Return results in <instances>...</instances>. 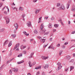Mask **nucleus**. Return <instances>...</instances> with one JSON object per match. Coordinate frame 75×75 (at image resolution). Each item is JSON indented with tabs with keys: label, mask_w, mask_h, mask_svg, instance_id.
<instances>
[{
	"label": "nucleus",
	"mask_w": 75,
	"mask_h": 75,
	"mask_svg": "<svg viewBox=\"0 0 75 75\" xmlns=\"http://www.w3.org/2000/svg\"><path fill=\"white\" fill-rule=\"evenodd\" d=\"M20 46V43H18L17 44H16V45L15 46L14 48L13 49V50H15L16 48H17L16 50V51H19V49L18 48Z\"/></svg>",
	"instance_id": "nucleus-1"
},
{
	"label": "nucleus",
	"mask_w": 75,
	"mask_h": 75,
	"mask_svg": "<svg viewBox=\"0 0 75 75\" xmlns=\"http://www.w3.org/2000/svg\"><path fill=\"white\" fill-rule=\"evenodd\" d=\"M65 9V6L63 4L61 5L59 8H58V10H64Z\"/></svg>",
	"instance_id": "nucleus-2"
},
{
	"label": "nucleus",
	"mask_w": 75,
	"mask_h": 75,
	"mask_svg": "<svg viewBox=\"0 0 75 75\" xmlns=\"http://www.w3.org/2000/svg\"><path fill=\"white\" fill-rule=\"evenodd\" d=\"M4 18L6 20V24H8L10 23V19L7 17H4Z\"/></svg>",
	"instance_id": "nucleus-3"
},
{
	"label": "nucleus",
	"mask_w": 75,
	"mask_h": 75,
	"mask_svg": "<svg viewBox=\"0 0 75 75\" xmlns=\"http://www.w3.org/2000/svg\"><path fill=\"white\" fill-rule=\"evenodd\" d=\"M61 65V64L60 62H58L57 64V65H58V68H57V69H56L57 71H59L60 69H61L62 68V66Z\"/></svg>",
	"instance_id": "nucleus-4"
},
{
	"label": "nucleus",
	"mask_w": 75,
	"mask_h": 75,
	"mask_svg": "<svg viewBox=\"0 0 75 75\" xmlns=\"http://www.w3.org/2000/svg\"><path fill=\"white\" fill-rule=\"evenodd\" d=\"M27 25L28 27H30L32 26L31 25V23L30 21L28 22L27 23Z\"/></svg>",
	"instance_id": "nucleus-5"
},
{
	"label": "nucleus",
	"mask_w": 75,
	"mask_h": 75,
	"mask_svg": "<svg viewBox=\"0 0 75 75\" xmlns=\"http://www.w3.org/2000/svg\"><path fill=\"white\" fill-rule=\"evenodd\" d=\"M45 29H43L42 30L40 31L39 32V33L40 34H44V33H45Z\"/></svg>",
	"instance_id": "nucleus-6"
},
{
	"label": "nucleus",
	"mask_w": 75,
	"mask_h": 75,
	"mask_svg": "<svg viewBox=\"0 0 75 75\" xmlns=\"http://www.w3.org/2000/svg\"><path fill=\"white\" fill-rule=\"evenodd\" d=\"M12 69L13 71L15 72H18V69L16 68H13Z\"/></svg>",
	"instance_id": "nucleus-7"
},
{
	"label": "nucleus",
	"mask_w": 75,
	"mask_h": 75,
	"mask_svg": "<svg viewBox=\"0 0 75 75\" xmlns=\"http://www.w3.org/2000/svg\"><path fill=\"white\" fill-rule=\"evenodd\" d=\"M8 42H9L8 40H6L4 43V46H6V45L8 43Z\"/></svg>",
	"instance_id": "nucleus-8"
},
{
	"label": "nucleus",
	"mask_w": 75,
	"mask_h": 75,
	"mask_svg": "<svg viewBox=\"0 0 75 75\" xmlns=\"http://www.w3.org/2000/svg\"><path fill=\"white\" fill-rule=\"evenodd\" d=\"M14 26L16 28H18V23H15L14 24Z\"/></svg>",
	"instance_id": "nucleus-9"
},
{
	"label": "nucleus",
	"mask_w": 75,
	"mask_h": 75,
	"mask_svg": "<svg viewBox=\"0 0 75 75\" xmlns=\"http://www.w3.org/2000/svg\"><path fill=\"white\" fill-rule=\"evenodd\" d=\"M42 58L43 59H44V60H45L46 59H48V57H45L44 56H42Z\"/></svg>",
	"instance_id": "nucleus-10"
},
{
	"label": "nucleus",
	"mask_w": 75,
	"mask_h": 75,
	"mask_svg": "<svg viewBox=\"0 0 75 75\" xmlns=\"http://www.w3.org/2000/svg\"><path fill=\"white\" fill-rule=\"evenodd\" d=\"M71 11H75V6H73L71 7Z\"/></svg>",
	"instance_id": "nucleus-11"
},
{
	"label": "nucleus",
	"mask_w": 75,
	"mask_h": 75,
	"mask_svg": "<svg viewBox=\"0 0 75 75\" xmlns=\"http://www.w3.org/2000/svg\"><path fill=\"white\" fill-rule=\"evenodd\" d=\"M70 71H71L72 70H73L74 69V66H71L70 67Z\"/></svg>",
	"instance_id": "nucleus-12"
},
{
	"label": "nucleus",
	"mask_w": 75,
	"mask_h": 75,
	"mask_svg": "<svg viewBox=\"0 0 75 75\" xmlns=\"http://www.w3.org/2000/svg\"><path fill=\"white\" fill-rule=\"evenodd\" d=\"M40 10H41V9H36L35 12V13L36 14H37L38 13H39V11H40Z\"/></svg>",
	"instance_id": "nucleus-13"
},
{
	"label": "nucleus",
	"mask_w": 75,
	"mask_h": 75,
	"mask_svg": "<svg viewBox=\"0 0 75 75\" xmlns=\"http://www.w3.org/2000/svg\"><path fill=\"white\" fill-rule=\"evenodd\" d=\"M43 28V23L41 25L40 27V30H42Z\"/></svg>",
	"instance_id": "nucleus-14"
},
{
	"label": "nucleus",
	"mask_w": 75,
	"mask_h": 75,
	"mask_svg": "<svg viewBox=\"0 0 75 75\" xmlns=\"http://www.w3.org/2000/svg\"><path fill=\"white\" fill-rule=\"evenodd\" d=\"M71 58V57L69 56H67L66 57V59L67 60H69Z\"/></svg>",
	"instance_id": "nucleus-15"
},
{
	"label": "nucleus",
	"mask_w": 75,
	"mask_h": 75,
	"mask_svg": "<svg viewBox=\"0 0 75 75\" xmlns=\"http://www.w3.org/2000/svg\"><path fill=\"white\" fill-rule=\"evenodd\" d=\"M40 68H41V66H39L35 67V69H40Z\"/></svg>",
	"instance_id": "nucleus-16"
},
{
	"label": "nucleus",
	"mask_w": 75,
	"mask_h": 75,
	"mask_svg": "<svg viewBox=\"0 0 75 75\" xmlns=\"http://www.w3.org/2000/svg\"><path fill=\"white\" fill-rule=\"evenodd\" d=\"M52 24L49 23L48 25V27L49 28H52Z\"/></svg>",
	"instance_id": "nucleus-17"
},
{
	"label": "nucleus",
	"mask_w": 75,
	"mask_h": 75,
	"mask_svg": "<svg viewBox=\"0 0 75 75\" xmlns=\"http://www.w3.org/2000/svg\"><path fill=\"white\" fill-rule=\"evenodd\" d=\"M28 64H29V66L30 67H32V65L31 64V62L30 61H29Z\"/></svg>",
	"instance_id": "nucleus-18"
},
{
	"label": "nucleus",
	"mask_w": 75,
	"mask_h": 75,
	"mask_svg": "<svg viewBox=\"0 0 75 75\" xmlns=\"http://www.w3.org/2000/svg\"><path fill=\"white\" fill-rule=\"evenodd\" d=\"M48 68V64H47L45 65V66L44 67L45 69H46V68Z\"/></svg>",
	"instance_id": "nucleus-19"
},
{
	"label": "nucleus",
	"mask_w": 75,
	"mask_h": 75,
	"mask_svg": "<svg viewBox=\"0 0 75 75\" xmlns=\"http://www.w3.org/2000/svg\"><path fill=\"white\" fill-rule=\"evenodd\" d=\"M11 45H12V41H11L9 43L8 47H10Z\"/></svg>",
	"instance_id": "nucleus-20"
},
{
	"label": "nucleus",
	"mask_w": 75,
	"mask_h": 75,
	"mask_svg": "<svg viewBox=\"0 0 75 75\" xmlns=\"http://www.w3.org/2000/svg\"><path fill=\"white\" fill-rule=\"evenodd\" d=\"M23 33H24V34H25V35H27V36L29 35V34L28 33L27 34L26 32H25L24 31L23 32Z\"/></svg>",
	"instance_id": "nucleus-21"
},
{
	"label": "nucleus",
	"mask_w": 75,
	"mask_h": 75,
	"mask_svg": "<svg viewBox=\"0 0 75 75\" xmlns=\"http://www.w3.org/2000/svg\"><path fill=\"white\" fill-rule=\"evenodd\" d=\"M69 67H65V72H67V71H68V69H69Z\"/></svg>",
	"instance_id": "nucleus-22"
},
{
	"label": "nucleus",
	"mask_w": 75,
	"mask_h": 75,
	"mask_svg": "<svg viewBox=\"0 0 75 75\" xmlns=\"http://www.w3.org/2000/svg\"><path fill=\"white\" fill-rule=\"evenodd\" d=\"M45 39H41L40 40L41 42H43V43H44V42H45Z\"/></svg>",
	"instance_id": "nucleus-23"
},
{
	"label": "nucleus",
	"mask_w": 75,
	"mask_h": 75,
	"mask_svg": "<svg viewBox=\"0 0 75 75\" xmlns=\"http://www.w3.org/2000/svg\"><path fill=\"white\" fill-rule=\"evenodd\" d=\"M18 29L17 28H14L13 29V32H14V33H16L17 30Z\"/></svg>",
	"instance_id": "nucleus-24"
},
{
	"label": "nucleus",
	"mask_w": 75,
	"mask_h": 75,
	"mask_svg": "<svg viewBox=\"0 0 75 75\" xmlns=\"http://www.w3.org/2000/svg\"><path fill=\"white\" fill-rule=\"evenodd\" d=\"M59 26V25L58 24H55L54 25V27H55V28H57V27H58Z\"/></svg>",
	"instance_id": "nucleus-25"
},
{
	"label": "nucleus",
	"mask_w": 75,
	"mask_h": 75,
	"mask_svg": "<svg viewBox=\"0 0 75 75\" xmlns=\"http://www.w3.org/2000/svg\"><path fill=\"white\" fill-rule=\"evenodd\" d=\"M23 55V54L22 53H21L20 54H19L18 56V57H23V56H22Z\"/></svg>",
	"instance_id": "nucleus-26"
},
{
	"label": "nucleus",
	"mask_w": 75,
	"mask_h": 75,
	"mask_svg": "<svg viewBox=\"0 0 75 75\" xmlns=\"http://www.w3.org/2000/svg\"><path fill=\"white\" fill-rule=\"evenodd\" d=\"M13 38H15L16 37V34H12L11 35Z\"/></svg>",
	"instance_id": "nucleus-27"
},
{
	"label": "nucleus",
	"mask_w": 75,
	"mask_h": 75,
	"mask_svg": "<svg viewBox=\"0 0 75 75\" xmlns=\"http://www.w3.org/2000/svg\"><path fill=\"white\" fill-rule=\"evenodd\" d=\"M66 7L67 8V9H68L69 7V4L68 3H67V4Z\"/></svg>",
	"instance_id": "nucleus-28"
},
{
	"label": "nucleus",
	"mask_w": 75,
	"mask_h": 75,
	"mask_svg": "<svg viewBox=\"0 0 75 75\" xmlns=\"http://www.w3.org/2000/svg\"><path fill=\"white\" fill-rule=\"evenodd\" d=\"M0 28H1L0 27ZM4 30H5V29L4 28H2V29H0V32H3V31H4Z\"/></svg>",
	"instance_id": "nucleus-29"
},
{
	"label": "nucleus",
	"mask_w": 75,
	"mask_h": 75,
	"mask_svg": "<svg viewBox=\"0 0 75 75\" xmlns=\"http://www.w3.org/2000/svg\"><path fill=\"white\" fill-rule=\"evenodd\" d=\"M4 64H3L1 67L0 68V71L3 68V67H4Z\"/></svg>",
	"instance_id": "nucleus-30"
},
{
	"label": "nucleus",
	"mask_w": 75,
	"mask_h": 75,
	"mask_svg": "<svg viewBox=\"0 0 75 75\" xmlns=\"http://www.w3.org/2000/svg\"><path fill=\"white\" fill-rule=\"evenodd\" d=\"M23 9H24L23 8L21 7H20L19 9V10H21V11H23Z\"/></svg>",
	"instance_id": "nucleus-31"
},
{
	"label": "nucleus",
	"mask_w": 75,
	"mask_h": 75,
	"mask_svg": "<svg viewBox=\"0 0 75 75\" xmlns=\"http://www.w3.org/2000/svg\"><path fill=\"white\" fill-rule=\"evenodd\" d=\"M61 4L60 3H58L57 4V7H59Z\"/></svg>",
	"instance_id": "nucleus-32"
},
{
	"label": "nucleus",
	"mask_w": 75,
	"mask_h": 75,
	"mask_svg": "<svg viewBox=\"0 0 75 75\" xmlns=\"http://www.w3.org/2000/svg\"><path fill=\"white\" fill-rule=\"evenodd\" d=\"M62 52H63V51H62V50L60 51L59 52V55L60 56H61V54H62Z\"/></svg>",
	"instance_id": "nucleus-33"
},
{
	"label": "nucleus",
	"mask_w": 75,
	"mask_h": 75,
	"mask_svg": "<svg viewBox=\"0 0 75 75\" xmlns=\"http://www.w3.org/2000/svg\"><path fill=\"white\" fill-rule=\"evenodd\" d=\"M62 49H65V46L64 45H63L62 46Z\"/></svg>",
	"instance_id": "nucleus-34"
},
{
	"label": "nucleus",
	"mask_w": 75,
	"mask_h": 75,
	"mask_svg": "<svg viewBox=\"0 0 75 75\" xmlns=\"http://www.w3.org/2000/svg\"><path fill=\"white\" fill-rule=\"evenodd\" d=\"M24 62V61H23L22 62H18L17 63V64H21V63H23Z\"/></svg>",
	"instance_id": "nucleus-35"
},
{
	"label": "nucleus",
	"mask_w": 75,
	"mask_h": 75,
	"mask_svg": "<svg viewBox=\"0 0 75 75\" xmlns=\"http://www.w3.org/2000/svg\"><path fill=\"white\" fill-rule=\"evenodd\" d=\"M4 14H5V15H7V12L6 11H4Z\"/></svg>",
	"instance_id": "nucleus-36"
},
{
	"label": "nucleus",
	"mask_w": 75,
	"mask_h": 75,
	"mask_svg": "<svg viewBox=\"0 0 75 75\" xmlns=\"http://www.w3.org/2000/svg\"><path fill=\"white\" fill-rule=\"evenodd\" d=\"M48 32H46L44 34V35H47L48 34Z\"/></svg>",
	"instance_id": "nucleus-37"
},
{
	"label": "nucleus",
	"mask_w": 75,
	"mask_h": 75,
	"mask_svg": "<svg viewBox=\"0 0 75 75\" xmlns=\"http://www.w3.org/2000/svg\"><path fill=\"white\" fill-rule=\"evenodd\" d=\"M9 72H10V74L11 75V74H12V70H10L9 71Z\"/></svg>",
	"instance_id": "nucleus-38"
},
{
	"label": "nucleus",
	"mask_w": 75,
	"mask_h": 75,
	"mask_svg": "<svg viewBox=\"0 0 75 75\" xmlns=\"http://www.w3.org/2000/svg\"><path fill=\"white\" fill-rule=\"evenodd\" d=\"M56 47H60V44H58L57 45Z\"/></svg>",
	"instance_id": "nucleus-39"
},
{
	"label": "nucleus",
	"mask_w": 75,
	"mask_h": 75,
	"mask_svg": "<svg viewBox=\"0 0 75 75\" xmlns=\"http://www.w3.org/2000/svg\"><path fill=\"white\" fill-rule=\"evenodd\" d=\"M34 32L36 34H37L38 33V31H37V30H35Z\"/></svg>",
	"instance_id": "nucleus-40"
},
{
	"label": "nucleus",
	"mask_w": 75,
	"mask_h": 75,
	"mask_svg": "<svg viewBox=\"0 0 75 75\" xmlns=\"http://www.w3.org/2000/svg\"><path fill=\"white\" fill-rule=\"evenodd\" d=\"M74 61V59H72L71 61H70L69 62H71V63H72V62H73Z\"/></svg>",
	"instance_id": "nucleus-41"
},
{
	"label": "nucleus",
	"mask_w": 75,
	"mask_h": 75,
	"mask_svg": "<svg viewBox=\"0 0 75 75\" xmlns=\"http://www.w3.org/2000/svg\"><path fill=\"white\" fill-rule=\"evenodd\" d=\"M25 14H23L22 15V17L23 18H24V17H25Z\"/></svg>",
	"instance_id": "nucleus-42"
},
{
	"label": "nucleus",
	"mask_w": 75,
	"mask_h": 75,
	"mask_svg": "<svg viewBox=\"0 0 75 75\" xmlns=\"http://www.w3.org/2000/svg\"><path fill=\"white\" fill-rule=\"evenodd\" d=\"M23 52L24 53V54H26L27 52L25 51V50H24L23 51Z\"/></svg>",
	"instance_id": "nucleus-43"
},
{
	"label": "nucleus",
	"mask_w": 75,
	"mask_h": 75,
	"mask_svg": "<svg viewBox=\"0 0 75 75\" xmlns=\"http://www.w3.org/2000/svg\"><path fill=\"white\" fill-rule=\"evenodd\" d=\"M30 55L33 57V56L34 55V52H32L31 53Z\"/></svg>",
	"instance_id": "nucleus-44"
},
{
	"label": "nucleus",
	"mask_w": 75,
	"mask_h": 75,
	"mask_svg": "<svg viewBox=\"0 0 75 75\" xmlns=\"http://www.w3.org/2000/svg\"><path fill=\"white\" fill-rule=\"evenodd\" d=\"M37 37L38 38H39V39H40V40H41V39H42V38H41V37H40V36H38V37Z\"/></svg>",
	"instance_id": "nucleus-45"
},
{
	"label": "nucleus",
	"mask_w": 75,
	"mask_h": 75,
	"mask_svg": "<svg viewBox=\"0 0 75 75\" xmlns=\"http://www.w3.org/2000/svg\"><path fill=\"white\" fill-rule=\"evenodd\" d=\"M52 21V20H54V18L52 17L50 19Z\"/></svg>",
	"instance_id": "nucleus-46"
},
{
	"label": "nucleus",
	"mask_w": 75,
	"mask_h": 75,
	"mask_svg": "<svg viewBox=\"0 0 75 75\" xmlns=\"http://www.w3.org/2000/svg\"><path fill=\"white\" fill-rule=\"evenodd\" d=\"M40 75V71H38L36 73V75Z\"/></svg>",
	"instance_id": "nucleus-47"
},
{
	"label": "nucleus",
	"mask_w": 75,
	"mask_h": 75,
	"mask_svg": "<svg viewBox=\"0 0 75 75\" xmlns=\"http://www.w3.org/2000/svg\"><path fill=\"white\" fill-rule=\"evenodd\" d=\"M10 62H11V61L10 60H9L7 62V64H8L9 63H10Z\"/></svg>",
	"instance_id": "nucleus-48"
},
{
	"label": "nucleus",
	"mask_w": 75,
	"mask_h": 75,
	"mask_svg": "<svg viewBox=\"0 0 75 75\" xmlns=\"http://www.w3.org/2000/svg\"><path fill=\"white\" fill-rule=\"evenodd\" d=\"M71 2H72V0H69V1H68V3H70V4L71 3Z\"/></svg>",
	"instance_id": "nucleus-49"
},
{
	"label": "nucleus",
	"mask_w": 75,
	"mask_h": 75,
	"mask_svg": "<svg viewBox=\"0 0 75 75\" xmlns=\"http://www.w3.org/2000/svg\"><path fill=\"white\" fill-rule=\"evenodd\" d=\"M49 40L50 41H52V38H50Z\"/></svg>",
	"instance_id": "nucleus-50"
},
{
	"label": "nucleus",
	"mask_w": 75,
	"mask_h": 75,
	"mask_svg": "<svg viewBox=\"0 0 75 75\" xmlns=\"http://www.w3.org/2000/svg\"><path fill=\"white\" fill-rule=\"evenodd\" d=\"M75 30L72 32L71 33V34H75Z\"/></svg>",
	"instance_id": "nucleus-51"
},
{
	"label": "nucleus",
	"mask_w": 75,
	"mask_h": 75,
	"mask_svg": "<svg viewBox=\"0 0 75 75\" xmlns=\"http://www.w3.org/2000/svg\"><path fill=\"white\" fill-rule=\"evenodd\" d=\"M53 32H56V29H53Z\"/></svg>",
	"instance_id": "nucleus-52"
},
{
	"label": "nucleus",
	"mask_w": 75,
	"mask_h": 75,
	"mask_svg": "<svg viewBox=\"0 0 75 75\" xmlns=\"http://www.w3.org/2000/svg\"><path fill=\"white\" fill-rule=\"evenodd\" d=\"M58 21H59H59H60V23H61V24H62V23H62V20L60 19V20H59Z\"/></svg>",
	"instance_id": "nucleus-53"
},
{
	"label": "nucleus",
	"mask_w": 75,
	"mask_h": 75,
	"mask_svg": "<svg viewBox=\"0 0 75 75\" xmlns=\"http://www.w3.org/2000/svg\"><path fill=\"white\" fill-rule=\"evenodd\" d=\"M68 44V42H65L64 43V45H67V44Z\"/></svg>",
	"instance_id": "nucleus-54"
},
{
	"label": "nucleus",
	"mask_w": 75,
	"mask_h": 75,
	"mask_svg": "<svg viewBox=\"0 0 75 75\" xmlns=\"http://www.w3.org/2000/svg\"><path fill=\"white\" fill-rule=\"evenodd\" d=\"M37 1H38V0H33V2L34 3H36Z\"/></svg>",
	"instance_id": "nucleus-55"
},
{
	"label": "nucleus",
	"mask_w": 75,
	"mask_h": 75,
	"mask_svg": "<svg viewBox=\"0 0 75 75\" xmlns=\"http://www.w3.org/2000/svg\"><path fill=\"white\" fill-rule=\"evenodd\" d=\"M48 17H45L44 19H46V20H47V19H48Z\"/></svg>",
	"instance_id": "nucleus-56"
},
{
	"label": "nucleus",
	"mask_w": 75,
	"mask_h": 75,
	"mask_svg": "<svg viewBox=\"0 0 75 75\" xmlns=\"http://www.w3.org/2000/svg\"><path fill=\"white\" fill-rule=\"evenodd\" d=\"M52 47H51V45H50L49 47H48V49H50V48H52Z\"/></svg>",
	"instance_id": "nucleus-57"
},
{
	"label": "nucleus",
	"mask_w": 75,
	"mask_h": 75,
	"mask_svg": "<svg viewBox=\"0 0 75 75\" xmlns=\"http://www.w3.org/2000/svg\"><path fill=\"white\" fill-rule=\"evenodd\" d=\"M42 18V17H41L40 18H39V21H41V18Z\"/></svg>",
	"instance_id": "nucleus-58"
},
{
	"label": "nucleus",
	"mask_w": 75,
	"mask_h": 75,
	"mask_svg": "<svg viewBox=\"0 0 75 75\" xmlns=\"http://www.w3.org/2000/svg\"><path fill=\"white\" fill-rule=\"evenodd\" d=\"M33 57V56H32L31 55H30V56H29L28 58H32Z\"/></svg>",
	"instance_id": "nucleus-59"
},
{
	"label": "nucleus",
	"mask_w": 75,
	"mask_h": 75,
	"mask_svg": "<svg viewBox=\"0 0 75 75\" xmlns=\"http://www.w3.org/2000/svg\"><path fill=\"white\" fill-rule=\"evenodd\" d=\"M1 6H2V3H0V7H1Z\"/></svg>",
	"instance_id": "nucleus-60"
},
{
	"label": "nucleus",
	"mask_w": 75,
	"mask_h": 75,
	"mask_svg": "<svg viewBox=\"0 0 75 75\" xmlns=\"http://www.w3.org/2000/svg\"><path fill=\"white\" fill-rule=\"evenodd\" d=\"M42 75H45V73L43 72L42 73Z\"/></svg>",
	"instance_id": "nucleus-61"
},
{
	"label": "nucleus",
	"mask_w": 75,
	"mask_h": 75,
	"mask_svg": "<svg viewBox=\"0 0 75 75\" xmlns=\"http://www.w3.org/2000/svg\"><path fill=\"white\" fill-rule=\"evenodd\" d=\"M35 64H36V62H34L33 63V65H35Z\"/></svg>",
	"instance_id": "nucleus-62"
},
{
	"label": "nucleus",
	"mask_w": 75,
	"mask_h": 75,
	"mask_svg": "<svg viewBox=\"0 0 75 75\" xmlns=\"http://www.w3.org/2000/svg\"><path fill=\"white\" fill-rule=\"evenodd\" d=\"M14 58H13L12 59H11L10 60L11 61H13V59H14Z\"/></svg>",
	"instance_id": "nucleus-63"
},
{
	"label": "nucleus",
	"mask_w": 75,
	"mask_h": 75,
	"mask_svg": "<svg viewBox=\"0 0 75 75\" xmlns=\"http://www.w3.org/2000/svg\"><path fill=\"white\" fill-rule=\"evenodd\" d=\"M30 41L31 42V41H33V39H30Z\"/></svg>",
	"instance_id": "nucleus-64"
}]
</instances>
